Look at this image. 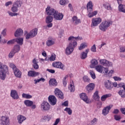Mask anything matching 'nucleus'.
Masks as SVG:
<instances>
[{"label":"nucleus","instance_id":"9b49d317","mask_svg":"<svg viewBox=\"0 0 125 125\" xmlns=\"http://www.w3.org/2000/svg\"><path fill=\"white\" fill-rule=\"evenodd\" d=\"M52 66L55 68H58L61 70H64V64L60 62H54L52 63Z\"/></svg>","mask_w":125,"mask_h":125},{"label":"nucleus","instance_id":"4be33fe9","mask_svg":"<svg viewBox=\"0 0 125 125\" xmlns=\"http://www.w3.org/2000/svg\"><path fill=\"white\" fill-rule=\"evenodd\" d=\"M94 87H95V85L93 83H90L87 86H86V90L88 92H91L93 89H94Z\"/></svg>","mask_w":125,"mask_h":125},{"label":"nucleus","instance_id":"20e7f679","mask_svg":"<svg viewBox=\"0 0 125 125\" xmlns=\"http://www.w3.org/2000/svg\"><path fill=\"white\" fill-rule=\"evenodd\" d=\"M110 25H112L111 21H105L104 22H103L99 26L100 30H101V31H103V32H106L108 28L110 27Z\"/></svg>","mask_w":125,"mask_h":125},{"label":"nucleus","instance_id":"473e14b6","mask_svg":"<svg viewBox=\"0 0 125 125\" xmlns=\"http://www.w3.org/2000/svg\"><path fill=\"white\" fill-rule=\"evenodd\" d=\"M103 69H104V67L101 65H98L96 67V70L99 73H101V74L104 73V71H103Z\"/></svg>","mask_w":125,"mask_h":125},{"label":"nucleus","instance_id":"b1692460","mask_svg":"<svg viewBox=\"0 0 125 125\" xmlns=\"http://www.w3.org/2000/svg\"><path fill=\"white\" fill-rule=\"evenodd\" d=\"M39 75H40V73L35 71L30 70L28 72V77H37V76H39Z\"/></svg>","mask_w":125,"mask_h":125},{"label":"nucleus","instance_id":"338daca9","mask_svg":"<svg viewBox=\"0 0 125 125\" xmlns=\"http://www.w3.org/2000/svg\"><path fill=\"white\" fill-rule=\"evenodd\" d=\"M15 42V39L10 40L7 42V44H12Z\"/></svg>","mask_w":125,"mask_h":125},{"label":"nucleus","instance_id":"aec40b11","mask_svg":"<svg viewBox=\"0 0 125 125\" xmlns=\"http://www.w3.org/2000/svg\"><path fill=\"white\" fill-rule=\"evenodd\" d=\"M80 98L82 100L84 101V102H85L86 103H87V104L89 103V100H88V98H87L85 93H83L80 95Z\"/></svg>","mask_w":125,"mask_h":125},{"label":"nucleus","instance_id":"393cba45","mask_svg":"<svg viewBox=\"0 0 125 125\" xmlns=\"http://www.w3.org/2000/svg\"><path fill=\"white\" fill-rule=\"evenodd\" d=\"M73 51H74V49L68 45L65 49V54L66 55H70L73 53Z\"/></svg>","mask_w":125,"mask_h":125},{"label":"nucleus","instance_id":"a211bd4d","mask_svg":"<svg viewBox=\"0 0 125 125\" xmlns=\"http://www.w3.org/2000/svg\"><path fill=\"white\" fill-rule=\"evenodd\" d=\"M72 23L75 25H79L81 23V20L77 18V16H73L72 18Z\"/></svg>","mask_w":125,"mask_h":125},{"label":"nucleus","instance_id":"8fccbe9b","mask_svg":"<svg viewBox=\"0 0 125 125\" xmlns=\"http://www.w3.org/2000/svg\"><path fill=\"white\" fill-rule=\"evenodd\" d=\"M51 119V117L50 116L47 115L46 116H44L43 117V120L45 121V122H49Z\"/></svg>","mask_w":125,"mask_h":125},{"label":"nucleus","instance_id":"f704fd0d","mask_svg":"<svg viewBox=\"0 0 125 125\" xmlns=\"http://www.w3.org/2000/svg\"><path fill=\"white\" fill-rule=\"evenodd\" d=\"M29 33L33 38H35L38 35V28L33 29Z\"/></svg>","mask_w":125,"mask_h":125},{"label":"nucleus","instance_id":"58836bf2","mask_svg":"<svg viewBox=\"0 0 125 125\" xmlns=\"http://www.w3.org/2000/svg\"><path fill=\"white\" fill-rule=\"evenodd\" d=\"M103 6L107 9V10H112L113 8L111 7V4L109 3H106L105 4H103Z\"/></svg>","mask_w":125,"mask_h":125},{"label":"nucleus","instance_id":"72a5a7b5","mask_svg":"<svg viewBox=\"0 0 125 125\" xmlns=\"http://www.w3.org/2000/svg\"><path fill=\"white\" fill-rule=\"evenodd\" d=\"M12 50L15 53L19 52V51H20V45L18 44L15 45Z\"/></svg>","mask_w":125,"mask_h":125},{"label":"nucleus","instance_id":"c85d7f7f","mask_svg":"<svg viewBox=\"0 0 125 125\" xmlns=\"http://www.w3.org/2000/svg\"><path fill=\"white\" fill-rule=\"evenodd\" d=\"M32 63H33V67L34 69L35 70H38L39 68H40V66H39V64H38L39 63V62L37 61V60L36 59H34L32 60Z\"/></svg>","mask_w":125,"mask_h":125},{"label":"nucleus","instance_id":"37998d69","mask_svg":"<svg viewBox=\"0 0 125 125\" xmlns=\"http://www.w3.org/2000/svg\"><path fill=\"white\" fill-rule=\"evenodd\" d=\"M22 97L23 98H26V99H30L32 98V95L28 94L23 93L22 94Z\"/></svg>","mask_w":125,"mask_h":125},{"label":"nucleus","instance_id":"a18cd8bd","mask_svg":"<svg viewBox=\"0 0 125 125\" xmlns=\"http://www.w3.org/2000/svg\"><path fill=\"white\" fill-rule=\"evenodd\" d=\"M86 46H87L86 44H85L84 43H83L79 47V50H83V49L86 48Z\"/></svg>","mask_w":125,"mask_h":125},{"label":"nucleus","instance_id":"5701e85b","mask_svg":"<svg viewBox=\"0 0 125 125\" xmlns=\"http://www.w3.org/2000/svg\"><path fill=\"white\" fill-rule=\"evenodd\" d=\"M18 123L20 125L24 121L26 120V117L21 115H19L17 116Z\"/></svg>","mask_w":125,"mask_h":125},{"label":"nucleus","instance_id":"3c124183","mask_svg":"<svg viewBox=\"0 0 125 125\" xmlns=\"http://www.w3.org/2000/svg\"><path fill=\"white\" fill-rule=\"evenodd\" d=\"M83 79L84 83H89L90 82V79L87 76H84Z\"/></svg>","mask_w":125,"mask_h":125},{"label":"nucleus","instance_id":"412c9836","mask_svg":"<svg viewBox=\"0 0 125 125\" xmlns=\"http://www.w3.org/2000/svg\"><path fill=\"white\" fill-rule=\"evenodd\" d=\"M89 52V49H86L85 52H82L80 55L81 59H85L87 57V54Z\"/></svg>","mask_w":125,"mask_h":125},{"label":"nucleus","instance_id":"7ed1b4c3","mask_svg":"<svg viewBox=\"0 0 125 125\" xmlns=\"http://www.w3.org/2000/svg\"><path fill=\"white\" fill-rule=\"evenodd\" d=\"M93 5H92V2L89 1L87 4V9L88 10V12L89 14H88V17L89 18H91V17H93V16H95L98 13V11H95L94 12H92L93 10Z\"/></svg>","mask_w":125,"mask_h":125},{"label":"nucleus","instance_id":"680f3d73","mask_svg":"<svg viewBox=\"0 0 125 125\" xmlns=\"http://www.w3.org/2000/svg\"><path fill=\"white\" fill-rule=\"evenodd\" d=\"M91 51H92V52H96V46H95V44H94L91 47Z\"/></svg>","mask_w":125,"mask_h":125},{"label":"nucleus","instance_id":"c756f323","mask_svg":"<svg viewBox=\"0 0 125 125\" xmlns=\"http://www.w3.org/2000/svg\"><path fill=\"white\" fill-rule=\"evenodd\" d=\"M49 85H53V86H56L58 84L56 79L54 78L50 79L49 81Z\"/></svg>","mask_w":125,"mask_h":125},{"label":"nucleus","instance_id":"2f4dec72","mask_svg":"<svg viewBox=\"0 0 125 125\" xmlns=\"http://www.w3.org/2000/svg\"><path fill=\"white\" fill-rule=\"evenodd\" d=\"M98 64V61L96 59H93L91 61L90 68H94Z\"/></svg>","mask_w":125,"mask_h":125},{"label":"nucleus","instance_id":"a19ab883","mask_svg":"<svg viewBox=\"0 0 125 125\" xmlns=\"http://www.w3.org/2000/svg\"><path fill=\"white\" fill-rule=\"evenodd\" d=\"M118 94L120 95V96L122 98H125V90H120L118 92Z\"/></svg>","mask_w":125,"mask_h":125},{"label":"nucleus","instance_id":"39448f33","mask_svg":"<svg viewBox=\"0 0 125 125\" xmlns=\"http://www.w3.org/2000/svg\"><path fill=\"white\" fill-rule=\"evenodd\" d=\"M41 109L43 112H48L50 110V105L48 103L44 101L41 104Z\"/></svg>","mask_w":125,"mask_h":125},{"label":"nucleus","instance_id":"13d9d810","mask_svg":"<svg viewBox=\"0 0 125 125\" xmlns=\"http://www.w3.org/2000/svg\"><path fill=\"white\" fill-rule=\"evenodd\" d=\"M90 75L93 80H95V79L96 78V76H95V73H94L93 71H90Z\"/></svg>","mask_w":125,"mask_h":125},{"label":"nucleus","instance_id":"0e129e2a","mask_svg":"<svg viewBox=\"0 0 125 125\" xmlns=\"http://www.w3.org/2000/svg\"><path fill=\"white\" fill-rule=\"evenodd\" d=\"M119 87H123L124 90H125V84L124 83H120L118 84Z\"/></svg>","mask_w":125,"mask_h":125},{"label":"nucleus","instance_id":"de8ad7c7","mask_svg":"<svg viewBox=\"0 0 125 125\" xmlns=\"http://www.w3.org/2000/svg\"><path fill=\"white\" fill-rule=\"evenodd\" d=\"M11 11L13 12H17L18 11V7L13 4V6L11 8Z\"/></svg>","mask_w":125,"mask_h":125},{"label":"nucleus","instance_id":"e433bc0d","mask_svg":"<svg viewBox=\"0 0 125 125\" xmlns=\"http://www.w3.org/2000/svg\"><path fill=\"white\" fill-rule=\"evenodd\" d=\"M99 98L100 97H99V95H98V91H96L93 95V99L94 100H96V101H99Z\"/></svg>","mask_w":125,"mask_h":125},{"label":"nucleus","instance_id":"6e6552de","mask_svg":"<svg viewBox=\"0 0 125 125\" xmlns=\"http://www.w3.org/2000/svg\"><path fill=\"white\" fill-rule=\"evenodd\" d=\"M100 62L101 65H103V66H104L105 67H107V66L108 67H111L113 65V63L111 62H110L105 59L100 60Z\"/></svg>","mask_w":125,"mask_h":125},{"label":"nucleus","instance_id":"6e6d98bb","mask_svg":"<svg viewBox=\"0 0 125 125\" xmlns=\"http://www.w3.org/2000/svg\"><path fill=\"white\" fill-rule=\"evenodd\" d=\"M7 13L9 14L10 16L12 17L17 16V15H18V14L17 13H12L10 11H8Z\"/></svg>","mask_w":125,"mask_h":125},{"label":"nucleus","instance_id":"1a4fd4ad","mask_svg":"<svg viewBox=\"0 0 125 125\" xmlns=\"http://www.w3.org/2000/svg\"><path fill=\"white\" fill-rule=\"evenodd\" d=\"M24 104H25L27 107H31L33 109H36V105L34 104V102L29 100H26L24 101Z\"/></svg>","mask_w":125,"mask_h":125},{"label":"nucleus","instance_id":"ddd939ff","mask_svg":"<svg viewBox=\"0 0 125 125\" xmlns=\"http://www.w3.org/2000/svg\"><path fill=\"white\" fill-rule=\"evenodd\" d=\"M112 107H113V105H109L104 107L102 110L103 115L104 116H107V115L109 114V112H110V110L112 109Z\"/></svg>","mask_w":125,"mask_h":125},{"label":"nucleus","instance_id":"dca6fc26","mask_svg":"<svg viewBox=\"0 0 125 125\" xmlns=\"http://www.w3.org/2000/svg\"><path fill=\"white\" fill-rule=\"evenodd\" d=\"M10 95L13 99H19V96H18V93H17V91L15 90H11Z\"/></svg>","mask_w":125,"mask_h":125},{"label":"nucleus","instance_id":"79ce46f5","mask_svg":"<svg viewBox=\"0 0 125 125\" xmlns=\"http://www.w3.org/2000/svg\"><path fill=\"white\" fill-rule=\"evenodd\" d=\"M111 96H112L111 94L104 95L101 97V100L102 101H105L106 98H108V97H111Z\"/></svg>","mask_w":125,"mask_h":125},{"label":"nucleus","instance_id":"2eb2a0df","mask_svg":"<svg viewBox=\"0 0 125 125\" xmlns=\"http://www.w3.org/2000/svg\"><path fill=\"white\" fill-rule=\"evenodd\" d=\"M102 21L101 18H98L96 19H93L92 21V23L94 27H95L98 25V24H100Z\"/></svg>","mask_w":125,"mask_h":125},{"label":"nucleus","instance_id":"a878e982","mask_svg":"<svg viewBox=\"0 0 125 125\" xmlns=\"http://www.w3.org/2000/svg\"><path fill=\"white\" fill-rule=\"evenodd\" d=\"M13 71L15 77H16V78H19V79H21V75L22 74L21 71H20V70H19L18 68L15 69V70H14Z\"/></svg>","mask_w":125,"mask_h":125},{"label":"nucleus","instance_id":"ea45409f","mask_svg":"<svg viewBox=\"0 0 125 125\" xmlns=\"http://www.w3.org/2000/svg\"><path fill=\"white\" fill-rule=\"evenodd\" d=\"M13 5L17 7H21V6L22 5V1L20 0H17L14 2Z\"/></svg>","mask_w":125,"mask_h":125},{"label":"nucleus","instance_id":"052dcab7","mask_svg":"<svg viewBox=\"0 0 125 125\" xmlns=\"http://www.w3.org/2000/svg\"><path fill=\"white\" fill-rule=\"evenodd\" d=\"M6 28H5L1 32V35H2L3 37H5L6 36V32H7Z\"/></svg>","mask_w":125,"mask_h":125},{"label":"nucleus","instance_id":"bb28decb","mask_svg":"<svg viewBox=\"0 0 125 125\" xmlns=\"http://www.w3.org/2000/svg\"><path fill=\"white\" fill-rule=\"evenodd\" d=\"M53 21V17L48 15L45 19L46 24H52L51 22Z\"/></svg>","mask_w":125,"mask_h":125},{"label":"nucleus","instance_id":"603ef678","mask_svg":"<svg viewBox=\"0 0 125 125\" xmlns=\"http://www.w3.org/2000/svg\"><path fill=\"white\" fill-rule=\"evenodd\" d=\"M9 66L10 68H11L13 70V71L15 70L16 69H17V67H16V66H15V65H14V63L12 62L9 63Z\"/></svg>","mask_w":125,"mask_h":125},{"label":"nucleus","instance_id":"f8f14e48","mask_svg":"<svg viewBox=\"0 0 125 125\" xmlns=\"http://www.w3.org/2000/svg\"><path fill=\"white\" fill-rule=\"evenodd\" d=\"M55 94L56 96L59 98H60L61 99H64V94H63V92H62L60 89L57 88H56L55 89Z\"/></svg>","mask_w":125,"mask_h":125},{"label":"nucleus","instance_id":"e2e57ef3","mask_svg":"<svg viewBox=\"0 0 125 125\" xmlns=\"http://www.w3.org/2000/svg\"><path fill=\"white\" fill-rule=\"evenodd\" d=\"M122 117H121L120 116L117 115H114V120L116 121H120Z\"/></svg>","mask_w":125,"mask_h":125},{"label":"nucleus","instance_id":"bf43d9fd","mask_svg":"<svg viewBox=\"0 0 125 125\" xmlns=\"http://www.w3.org/2000/svg\"><path fill=\"white\" fill-rule=\"evenodd\" d=\"M47 24L45 26H43L44 29H47L48 28H51L52 27L53 24L52 23H47Z\"/></svg>","mask_w":125,"mask_h":125},{"label":"nucleus","instance_id":"0eeeda50","mask_svg":"<svg viewBox=\"0 0 125 125\" xmlns=\"http://www.w3.org/2000/svg\"><path fill=\"white\" fill-rule=\"evenodd\" d=\"M57 11L49 6H48L46 8V13L47 15H49L50 16H51V15L54 16V15L56 13Z\"/></svg>","mask_w":125,"mask_h":125},{"label":"nucleus","instance_id":"423d86ee","mask_svg":"<svg viewBox=\"0 0 125 125\" xmlns=\"http://www.w3.org/2000/svg\"><path fill=\"white\" fill-rule=\"evenodd\" d=\"M9 118L7 116H2L0 118V125H9Z\"/></svg>","mask_w":125,"mask_h":125},{"label":"nucleus","instance_id":"c9c22d12","mask_svg":"<svg viewBox=\"0 0 125 125\" xmlns=\"http://www.w3.org/2000/svg\"><path fill=\"white\" fill-rule=\"evenodd\" d=\"M54 43V40L53 39H49L46 42V45L47 46H51V45H53Z\"/></svg>","mask_w":125,"mask_h":125},{"label":"nucleus","instance_id":"774afa93","mask_svg":"<svg viewBox=\"0 0 125 125\" xmlns=\"http://www.w3.org/2000/svg\"><path fill=\"white\" fill-rule=\"evenodd\" d=\"M120 52H125V47H120Z\"/></svg>","mask_w":125,"mask_h":125},{"label":"nucleus","instance_id":"6ab92c4d","mask_svg":"<svg viewBox=\"0 0 125 125\" xmlns=\"http://www.w3.org/2000/svg\"><path fill=\"white\" fill-rule=\"evenodd\" d=\"M104 86L107 89H112L113 88V83L109 80H107L104 83Z\"/></svg>","mask_w":125,"mask_h":125},{"label":"nucleus","instance_id":"7c9ffc66","mask_svg":"<svg viewBox=\"0 0 125 125\" xmlns=\"http://www.w3.org/2000/svg\"><path fill=\"white\" fill-rule=\"evenodd\" d=\"M15 42H17L19 45H22L23 44V42H24V39L23 38H19L15 39Z\"/></svg>","mask_w":125,"mask_h":125},{"label":"nucleus","instance_id":"09e8293b","mask_svg":"<svg viewBox=\"0 0 125 125\" xmlns=\"http://www.w3.org/2000/svg\"><path fill=\"white\" fill-rule=\"evenodd\" d=\"M64 111H65V112H67V113L68 114V115H72V111L71 110L70 108L69 107H66Z\"/></svg>","mask_w":125,"mask_h":125},{"label":"nucleus","instance_id":"4c0bfd02","mask_svg":"<svg viewBox=\"0 0 125 125\" xmlns=\"http://www.w3.org/2000/svg\"><path fill=\"white\" fill-rule=\"evenodd\" d=\"M56 58L55 54H52L51 56L48 59H45V61H54Z\"/></svg>","mask_w":125,"mask_h":125},{"label":"nucleus","instance_id":"4d7b16f0","mask_svg":"<svg viewBox=\"0 0 125 125\" xmlns=\"http://www.w3.org/2000/svg\"><path fill=\"white\" fill-rule=\"evenodd\" d=\"M15 53H14V52L13 51H12V50L11 51V52H10V53L9 54V58H12V57H13L14 56V55H15Z\"/></svg>","mask_w":125,"mask_h":125},{"label":"nucleus","instance_id":"c03bdc74","mask_svg":"<svg viewBox=\"0 0 125 125\" xmlns=\"http://www.w3.org/2000/svg\"><path fill=\"white\" fill-rule=\"evenodd\" d=\"M25 33L26 34L25 35L26 40H29V39H32V38H34L30 32L28 33V32L25 31Z\"/></svg>","mask_w":125,"mask_h":125},{"label":"nucleus","instance_id":"49530a36","mask_svg":"<svg viewBox=\"0 0 125 125\" xmlns=\"http://www.w3.org/2000/svg\"><path fill=\"white\" fill-rule=\"evenodd\" d=\"M45 81V79L43 78H41V79H37V80H34L35 84H37L38 83H40V82H44Z\"/></svg>","mask_w":125,"mask_h":125},{"label":"nucleus","instance_id":"cd10ccee","mask_svg":"<svg viewBox=\"0 0 125 125\" xmlns=\"http://www.w3.org/2000/svg\"><path fill=\"white\" fill-rule=\"evenodd\" d=\"M118 9L120 12L125 13V5L122 4V3H118Z\"/></svg>","mask_w":125,"mask_h":125},{"label":"nucleus","instance_id":"9d476101","mask_svg":"<svg viewBox=\"0 0 125 125\" xmlns=\"http://www.w3.org/2000/svg\"><path fill=\"white\" fill-rule=\"evenodd\" d=\"M48 101L51 105L54 106V105H56L57 99H56V97H55V96L53 95H50L48 97Z\"/></svg>","mask_w":125,"mask_h":125},{"label":"nucleus","instance_id":"864d4df0","mask_svg":"<svg viewBox=\"0 0 125 125\" xmlns=\"http://www.w3.org/2000/svg\"><path fill=\"white\" fill-rule=\"evenodd\" d=\"M71 92H74L75 91V86L72 84H70V86L68 87Z\"/></svg>","mask_w":125,"mask_h":125},{"label":"nucleus","instance_id":"f257e3e1","mask_svg":"<svg viewBox=\"0 0 125 125\" xmlns=\"http://www.w3.org/2000/svg\"><path fill=\"white\" fill-rule=\"evenodd\" d=\"M9 74L8 66L6 64H3L0 62V79L2 81H4L6 78V75Z\"/></svg>","mask_w":125,"mask_h":125},{"label":"nucleus","instance_id":"f03ea898","mask_svg":"<svg viewBox=\"0 0 125 125\" xmlns=\"http://www.w3.org/2000/svg\"><path fill=\"white\" fill-rule=\"evenodd\" d=\"M68 41H70L68 46L71 47V48H73L74 49L75 47L78 45V43L77 42L81 40V38L77 37H74V36H70L68 38Z\"/></svg>","mask_w":125,"mask_h":125},{"label":"nucleus","instance_id":"f3484780","mask_svg":"<svg viewBox=\"0 0 125 125\" xmlns=\"http://www.w3.org/2000/svg\"><path fill=\"white\" fill-rule=\"evenodd\" d=\"M23 30L21 28H18L14 33V36L16 37H21L23 36Z\"/></svg>","mask_w":125,"mask_h":125},{"label":"nucleus","instance_id":"4468645a","mask_svg":"<svg viewBox=\"0 0 125 125\" xmlns=\"http://www.w3.org/2000/svg\"><path fill=\"white\" fill-rule=\"evenodd\" d=\"M63 17H64V15L62 13H60L58 12V11H56L55 14L54 15V18L55 20L60 21L63 19Z\"/></svg>","mask_w":125,"mask_h":125},{"label":"nucleus","instance_id":"5fc2aeb1","mask_svg":"<svg viewBox=\"0 0 125 125\" xmlns=\"http://www.w3.org/2000/svg\"><path fill=\"white\" fill-rule=\"evenodd\" d=\"M67 78H68V75H66L62 80L63 84L64 86H66V85H67V80H66Z\"/></svg>","mask_w":125,"mask_h":125},{"label":"nucleus","instance_id":"69168bd1","mask_svg":"<svg viewBox=\"0 0 125 125\" xmlns=\"http://www.w3.org/2000/svg\"><path fill=\"white\" fill-rule=\"evenodd\" d=\"M61 5H66V0H61L60 1Z\"/></svg>","mask_w":125,"mask_h":125}]
</instances>
